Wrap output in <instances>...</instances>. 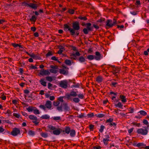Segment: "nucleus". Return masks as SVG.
Instances as JSON below:
<instances>
[{
	"label": "nucleus",
	"instance_id": "1",
	"mask_svg": "<svg viewBox=\"0 0 149 149\" xmlns=\"http://www.w3.org/2000/svg\"><path fill=\"white\" fill-rule=\"evenodd\" d=\"M72 28H70V27L67 24H64V30L65 31H69L71 36H74L76 35L77 36H78L79 34V31L80 29L79 22L75 21L72 22Z\"/></svg>",
	"mask_w": 149,
	"mask_h": 149
},
{
	"label": "nucleus",
	"instance_id": "2",
	"mask_svg": "<svg viewBox=\"0 0 149 149\" xmlns=\"http://www.w3.org/2000/svg\"><path fill=\"white\" fill-rule=\"evenodd\" d=\"M82 26H86V27L84 28L83 30V32L85 34H87L89 31H93V27L91 26V24L90 23H85L83 22L81 23Z\"/></svg>",
	"mask_w": 149,
	"mask_h": 149
},
{
	"label": "nucleus",
	"instance_id": "3",
	"mask_svg": "<svg viewBox=\"0 0 149 149\" xmlns=\"http://www.w3.org/2000/svg\"><path fill=\"white\" fill-rule=\"evenodd\" d=\"M20 130L17 128H14L12 131L10 133V132L8 130L5 131L3 133V134H11L13 136H17L18 134H20Z\"/></svg>",
	"mask_w": 149,
	"mask_h": 149
},
{
	"label": "nucleus",
	"instance_id": "4",
	"mask_svg": "<svg viewBox=\"0 0 149 149\" xmlns=\"http://www.w3.org/2000/svg\"><path fill=\"white\" fill-rule=\"evenodd\" d=\"M77 95V94L76 92L72 91L69 94H66V99L67 100L72 101V97H76Z\"/></svg>",
	"mask_w": 149,
	"mask_h": 149
},
{
	"label": "nucleus",
	"instance_id": "5",
	"mask_svg": "<svg viewBox=\"0 0 149 149\" xmlns=\"http://www.w3.org/2000/svg\"><path fill=\"white\" fill-rule=\"evenodd\" d=\"M29 118L30 120H32V122L34 123L36 126L38 125L40 123V120L37 118L36 116L31 115L29 116Z\"/></svg>",
	"mask_w": 149,
	"mask_h": 149
},
{
	"label": "nucleus",
	"instance_id": "6",
	"mask_svg": "<svg viewBox=\"0 0 149 149\" xmlns=\"http://www.w3.org/2000/svg\"><path fill=\"white\" fill-rule=\"evenodd\" d=\"M148 129L146 128L145 129L142 128L138 129L137 130V132L139 134H141L143 135H147L148 132Z\"/></svg>",
	"mask_w": 149,
	"mask_h": 149
},
{
	"label": "nucleus",
	"instance_id": "7",
	"mask_svg": "<svg viewBox=\"0 0 149 149\" xmlns=\"http://www.w3.org/2000/svg\"><path fill=\"white\" fill-rule=\"evenodd\" d=\"M50 74V72L48 70H45L44 69H42L40 71L39 74L41 76H44L46 75H49Z\"/></svg>",
	"mask_w": 149,
	"mask_h": 149
},
{
	"label": "nucleus",
	"instance_id": "8",
	"mask_svg": "<svg viewBox=\"0 0 149 149\" xmlns=\"http://www.w3.org/2000/svg\"><path fill=\"white\" fill-rule=\"evenodd\" d=\"M59 86L63 88H66L68 87V82L66 80H63L60 81Z\"/></svg>",
	"mask_w": 149,
	"mask_h": 149
},
{
	"label": "nucleus",
	"instance_id": "9",
	"mask_svg": "<svg viewBox=\"0 0 149 149\" xmlns=\"http://www.w3.org/2000/svg\"><path fill=\"white\" fill-rule=\"evenodd\" d=\"M113 22H112L113 24H109V22H112V20L111 19H107L106 22V25L107 26H108L109 27H111L113 26L114 25L116 24V21L115 19H113Z\"/></svg>",
	"mask_w": 149,
	"mask_h": 149
},
{
	"label": "nucleus",
	"instance_id": "10",
	"mask_svg": "<svg viewBox=\"0 0 149 149\" xmlns=\"http://www.w3.org/2000/svg\"><path fill=\"white\" fill-rule=\"evenodd\" d=\"M132 145L134 146L137 147L139 148H144V147L146 146V145L143 143H138L136 144L134 142V143H132Z\"/></svg>",
	"mask_w": 149,
	"mask_h": 149
},
{
	"label": "nucleus",
	"instance_id": "11",
	"mask_svg": "<svg viewBox=\"0 0 149 149\" xmlns=\"http://www.w3.org/2000/svg\"><path fill=\"white\" fill-rule=\"evenodd\" d=\"M62 132H63L64 134H68L71 131V128L69 126H65L63 130H62Z\"/></svg>",
	"mask_w": 149,
	"mask_h": 149
},
{
	"label": "nucleus",
	"instance_id": "12",
	"mask_svg": "<svg viewBox=\"0 0 149 149\" xmlns=\"http://www.w3.org/2000/svg\"><path fill=\"white\" fill-rule=\"evenodd\" d=\"M95 54L96 55L94 56L95 59L97 60H100L102 58L100 53L97 51L95 52Z\"/></svg>",
	"mask_w": 149,
	"mask_h": 149
},
{
	"label": "nucleus",
	"instance_id": "13",
	"mask_svg": "<svg viewBox=\"0 0 149 149\" xmlns=\"http://www.w3.org/2000/svg\"><path fill=\"white\" fill-rule=\"evenodd\" d=\"M62 129L58 128L53 131V133L55 135H59L61 132H62Z\"/></svg>",
	"mask_w": 149,
	"mask_h": 149
},
{
	"label": "nucleus",
	"instance_id": "14",
	"mask_svg": "<svg viewBox=\"0 0 149 149\" xmlns=\"http://www.w3.org/2000/svg\"><path fill=\"white\" fill-rule=\"evenodd\" d=\"M38 6V4L30 3H29V7L33 9H34L35 10H36L37 9Z\"/></svg>",
	"mask_w": 149,
	"mask_h": 149
},
{
	"label": "nucleus",
	"instance_id": "15",
	"mask_svg": "<svg viewBox=\"0 0 149 149\" xmlns=\"http://www.w3.org/2000/svg\"><path fill=\"white\" fill-rule=\"evenodd\" d=\"M52 103L51 101L49 100H47L45 103V106L46 107L49 109H51L52 107Z\"/></svg>",
	"mask_w": 149,
	"mask_h": 149
},
{
	"label": "nucleus",
	"instance_id": "16",
	"mask_svg": "<svg viewBox=\"0 0 149 149\" xmlns=\"http://www.w3.org/2000/svg\"><path fill=\"white\" fill-rule=\"evenodd\" d=\"M59 72L60 74L64 75H67L68 73V71L67 70H65L63 69H59Z\"/></svg>",
	"mask_w": 149,
	"mask_h": 149
},
{
	"label": "nucleus",
	"instance_id": "17",
	"mask_svg": "<svg viewBox=\"0 0 149 149\" xmlns=\"http://www.w3.org/2000/svg\"><path fill=\"white\" fill-rule=\"evenodd\" d=\"M30 56L36 60H40L41 59L40 57L37 55H35L33 53L31 54Z\"/></svg>",
	"mask_w": 149,
	"mask_h": 149
},
{
	"label": "nucleus",
	"instance_id": "18",
	"mask_svg": "<svg viewBox=\"0 0 149 149\" xmlns=\"http://www.w3.org/2000/svg\"><path fill=\"white\" fill-rule=\"evenodd\" d=\"M96 81L98 83H100L102 82L103 78L101 76L99 75L96 77Z\"/></svg>",
	"mask_w": 149,
	"mask_h": 149
},
{
	"label": "nucleus",
	"instance_id": "19",
	"mask_svg": "<svg viewBox=\"0 0 149 149\" xmlns=\"http://www.w3.org/2000/svg\"><path fill=\"white\" fill-rule=\"evenodd\" d=\"M119 97L121 99V101L123 103H125L127 102L125 96L122 95H120Z\"/></svg>",
	"mask_w": 149,
	"mask_h": 149
},
{
	"label": "nucleus",
	"instance_id": "20",
	"mask_svg": "<svg viewBox=\"0 0 149 149\" xmlns=\"http://www.w3.org/2000/svg\"><path fill=\"white\" fill-rule=\"evenodd\" d=\"M45 79L43 78H41L39 80V82L41 85L44 86H47L46 82L44 81Z\"/></svg>",
	"mask_w": 149,
	"mask_h": 149
},
{
	"label": "nucleus",
	"instance_id": "21",
	"mask_svg": "<svg viewBox=\"0 0 149 149\" xmlns=\"http://www.w3.org/2000/svg\"><path fill=\"white\" fill-rule=\"evenodd\" d=\"M62 104L64 107V109L65 111H69L70 110V107L68 106L67 104L64 103Z\"/></svg>",
	"mask_w": 149,
	"mask_h": 149
},
{
	"label": "nucleus",
	"instance_id": "22",
	"mask_svg": "<svg viewBox=\"0 0 149 149\" xmlns=\"http://www.w3.org/2000/svg\"><path fill=\"white\" fill-rule=\"evenodd\" d=\"M78 61L81 63H83L86 61L85 58L83 56H80L78 58Z\"/></svg>",
	"mask_w": 149,
	"mask_h": 149
},
{
	"label": "nucleus",
	"instance_id": "23",
	"mask_svg": "<svg viewBox=\"0 0 149 149\" xmlns=\"http://www.w3.org/2000/svg\"><path fill=\"white\" fill-rule=\"evenodd\" d=\"M70 133V136L72 137H74L75 136L76 131L74 129L71 130V131Z\"/></svg>",
	"mask_w": 149,
	"mask_h": 149
},
{
	"label": "nucleus",
	"instance_id": "24",
	"mask_svg": "<svg viewBox=\"0 0 149 149\" xmlns=\"http://www.w3.org/2000/svg\"><path fill=\"white\" fill-rule=\"evenodd\" d=\"M40 135L42 137L45 138L48 137V134L47 132H42L40 133Z\"/></svg>",
	"mask_w": 149,
	"mask_h": 149
},
{
	"label": "nucleus",
	"instance_id": "25",
	"mask_svg": "<svg viewBox=\"0 0 149 149\" xmlns=\"http://www.w3.org/2000/svg\"><path fill=\"white\" fill-rule=\"evenodd\" d=\"M77 18L83 21H86L87 20V18L86 16H80L78 17Z\"/></svg>",
	"mask_w": 149,
	"mask_h": 149
},
{
	"label": "nucleus",
	"instance_id": "26",
	"mask_svg": "<svg viewBox=\"0 0 149 149\" xmlns=\"http://www.w3.org/2000/svg\"><path fill=\"white\" fill-rule=\"evenodd\" d=\"M40 118L42 119H47L49 118L50 116L47 114H45L42 115Z\"/></svg>",
	"mask_w": 149,
	"mask_h": 149
},
{
	"label": "nucleus",
	"instance_id": "27",
	"mask_svg": "<svg viewBox=\"0 0 149 149\" xmlns=\"http://www.w3.org/2000/svg\"><path fill=\"white\" fill-rule=\"evenodd\" d=\"M36 108V107L32 106H29L26 109L29 112L33 111L34 109Z\"/></svg>",
	"mask_w": 149,
	"mask_h": 149
},
{
	"label": "nucleus",
	"instance_id": "28",
	"mask_svg": "<svg viewBox=\"0 0 149 149\" xmlns=\"http://www.w3.org/2000/svg\"><path fill=\"white\" fill-rule=\"evenodd\" d=\"M64 98L65 99H66V94H65V96H61L58 97V100H59V101L61 102H63L64 100L63 99Z\"/></svg>",
	"mask_w": 149,
	"mask_h": 149
},
{
	"label": "nucleus",
	"instance_id": "29",
	"mask_svg": "<svg viewBox=\"0 0 149 149\" xmlns=\"http://www.w3.org/2000/svg\"><path fill=\"white\" fill-rule=\"evenodd\" d=\"M115 106L116 107L122 109L123 105L121 104V102H119L117 104H115Z\"/></svg>",
	"mask_w": 149,
	"mask_h": 149
},
{
	"label": "nucleus",
	"instance_id": "30",
	"mask_svg": "<svg viewBox=\"0 0 149 149\" xmlns=\"http://www.w3.org/2000/svg\"><path fill=\"white\" fill-rule=\"evenodd\" d=\"M28 134L30 136H33L35 135V132L31 130H29L28 132Z\"/></svg>",
	"mask_w": 149,
	"mask_h": 149
},
{
	"label": "nucleus",
	"instance_id": "31",
	"mask_svg": "<svg viewBox=\"0 0 149 149\" xmlns=\"http://www.w3.org/2000/svg\"><path fill=\"white\" fill-rule=\"evenodd\" d=\"M143 122L144 124L147 125L146 128H147V129H148L149 127V124L148 121L146 119H144L143 120Z\"/></svg>",
	"mask_w": 149,
	"mask_h": 149
},
{
	"label": "nucleus",
	"instance_id": "32",
	"mask_svg": "<svg viewBox=\"0 0 149 149\" xmlns=\"http://www.w3.org/2000/svg\"><path fill=\"white\" fill-rule=\"evenodd\" d=\"M37 20V17L34 15L32 16L31 18L30 19V20L31 22H35Z\"/></svg>",
	"mask_w": 149,
	"mask_h": 149
},
{
	"label": "nucleus",
	"instance_id": "33",
	"mask_svg": "<svg viewBox=\"0 0 149 149\" xmlns=\"http://www.w3.org/2000/svg\"><path fill=\"white\" fill-rule=\"evenodd\" d=\"M138 113H139L140 114L143 116H145L147 114V113L145 111L143 110H141L139 111Z\"/></svg>",
	"mask_w": 149,
	"mask_h": 149
},
{
	"label": "nucleus",
	"instance_id": "34",
	"mask_svg": "<svg viewBox=\"0 0 149 149\" xmlns=\"http://www.w3.org/2000/svg\"><path fill=\"white\" fill-rule=\"evenodd\" d=\"M33 112L34 114L37 115L39 114H40V112L39 111L38 109L36 107V108H35L34 109Z\"/></svg>",
	"mask_w": 149,
	"mask_h": 149
},
{
	"label": "nucleus",
	"instance_id": "35",
	"mask_svg": "<svg viewBox=\"0 0 149 149\" xmlns=\"http://www.w3.org/2000/svg\"><path fill=\"white\" fill-rule=\"evenodd\" d=\"M118 85V83L117 82H114L113 81L111 82V86L116 87Z\"/></svg>",
	"mask_w": 149,
	"mask_h": 149
},
{
	"label": "nucleus",
	"instance_id": "36",
	"mask_svg": "<svg viewBox=\"0 0 149 149\" xmlns=\"http://www.w3.org/2000/svg\"><path fill=\"white\" fill-rule=\"evenodd\" d=\"M47 127L50 130H54L56 129V128L55 127L51 125H49Z\"/></svg>",
	"mask_w": 149,
	"mask_h": 149
},
{
	"label": "nucleus",
	"instance_id": "37",
	"mask_svg": "<svg viewBox=\"0 0 149 149\" xmlns=\"http://www.w3.org/2000/svg\"><path fill=\"white\" fill-rule=\"evenodd\" d=\"M95 116L98 118H102L105 116V115L103 114H95Z\"/></svg>",
	"mask_w": 149,
	"mask_h": 149
},
{
	"label": "nucleus",
	"instance_id": "38",
	"mask_svg": "<svg viewBox=\"0 0 149 149\" xmlns=\"http://www.w3.org/2000/svg\"><path fill=\"white\" fill-rule=\"evenodd\" d=\"M51 59L55 61H57L59 64L61 63V62L57 58L56 56H53L51 58Z\"/></svg>",
	"mask_w": 149,
	"mask_h": 149
},
{
	"label": "nucleus",
	"instance_id": "39",
	"mask_svg": "<svg viewBox=\"0 0 149 149\" xmlns=\"http://www.w3.org/2000/svg\"><path fill=\"white\" fill-rule=\"evenodd\" d=\"M109 141V139H103V142L105 146H107L108 144V141Z\"/></svg>",
	"mask_w": 149,
	"mask_h": 149
},
{
	"label": "nucleus",
	"instance_id": "40",
	"mask_svg": "<svg viewBox=\"0 0 149 149\" xmlns=\"http://www.w3.org/2000/svg\"><path fill=\"white\" fill-rule=\"evenodd\" d=\"M87 58L90 60H91L95 58L93 55H90L87 56Z\"/></svg>",
	"mask_w": 149,
	"mask_h": 149
},
{
	"label": "nucleus",
	"instance_id": "41",
	"mask_svg": "<svg viewBox=\"0 0 149 149\" xmlns=\"http://www.w3.org/2000/svg\"><path fill=\"white\" fill-rule=\"evenodd\" d=\"M65 63L67 65H71V61L70 60L66 59L65 60Z\"/></svg>",
	"mask_w": 149,
	"mask_h": 149
},
{
	"label": "nucleus",
	"instance_id": "42",
	"mask_svg": "<svg viewBox=\"0 0 149 149\" xmlns=\"http://www.w3.org/2000/svg\"><path fill=\"white\" fill-rule=\"evenodd\" d=\"M75 103H78L80 101V100L78 97H74L73 98H72V100Z\"/></svg>",
	"mask_w": 149,
	"mask_h": 149
},
{
	"label": "nucleus",
	"instance_id": "43",
	"mask_svg": "<svg viewBox=\"0 0 149 149\" xmlns=\"http://www.w3.org/2000/svg\"><path fill=\"white\" fill-rule=\"evenodd\" d=\"M105 128V127L103 125H102L100 126V128L99 130V132L101 133L104 130Z\"/></svg>",
	"mask_w": 149,
	"mask_h": 149
},
{
	"label": "nucleus",
	"instance_id": "44",
	"mask_svg": "<svg viewBox=\"0 0 149 149\" xmlns=\"http://www.w3.org/2000/svg\"><path fill=\"white\" fill-rule=\"evenodd\" d=\"M80 86V84L79 83H77L76 85H72L71 87V88H79Z\"/></svg>",
	"mask_w": 149,
	"mask_h": 149
},
{
	"label": "nucleus",
	"instance_id": "45",
	"mask_svg": "<svg viewBox=\"0 0 149 149\" xmlns=\"http://www.w3.org/2000/svg\"><path fill=\"white\" fill-rule=\"evenodd\" d=\"M113 70L116 71L118 73L120 70V68L118 67H116L115 68H113Z\"/></svg>",
	"mask_w": 149,
	"mask_h": 149
},
{
	"label": "nucleus",
	"instance_id": "46",
	"mask_svg": "<svg viewBox=\"0 0 149 149\" xmlns=\"http://www.w3.org/2000/svg\"><path fill=\"white\" fill-rule=\"evenodd\" d=\"M74 10L72 9H69L68 11L67 12L68 13L71 14H73L74 13Z\"/></svg>",
	"mask_w": 149,
	"mask_h": 149
},
{
	"label": "nucleus",
	"instance_id": "47",
	"mask_svg": "<svg viewBox=\"0 0 149 149\" xmlns=\"http://www.w3.org/2000/svg\"><path fill=\"white\" fill-rule=\"evenodd\" d=\"M49 71L51 73L54 74H56L58 72V70L54 69H50Z\"/></svg>",
	"mask_w": 149,
	"mask_h": 149
},
{
	"label": "nucleus",
	"instance_id": "48",
	"mask_svg": "<svg viewBox=\"0 0 149 149\" xmlns=\"http://www.w3.org/2000/svg\"><path fill=\"white\" fill-rule=\"evenodd\" d=\"M46 79L48 81L51 82L53 81V79L51 76H47L46 77Z\"/></svg>",
	"mask_w": 149,
	"mask_h": 149
},
{
	"label": "nucleus",
	"instance_id": "49",
	"mask_svg": "<svg viewBox=\"0 0 149 149\" xmlns=\"http://www.w3.org/2000/svg\"><path fill=\"white\" fill-rule=\"evenodd\" d=\"M53 119L55 121L59 120H61L60 116L54 117H52Z\"/></svg>",
	"mask_w": 149,
	"mask_h": 149
},
{
	"label": "nucleus",
	"instance_id": "50",
	"mask_svg": "<svg viewBox=\"0 0 149 149\" xmlns=\"http://www.w3.org/2000/svg\"><path fill=\"white\" fill-rule=\"evenodd\" d=\"M80 54L79 52H77L75 53L72 54L70 55V56H79L80 55Z\"/></svg>",
	"mask_w": 149,
	"mask_h": 149
},
{
	"label": "nucleus",
	"instance_id": "51",
	"mask_svg": "<svg viewBox=\"0 0 149 149\" xmlns=\"http://www.w3.org/2000/svg\"><path fill=\"white\" fill-rule=\"evenodd\" d=\"M116 124L114 122H113L112 123H109V125L111 127H112L113 126L114 127H116Z\"/></svg>",
	"mask_w": 149,
	"mask_h": 149
},
{
	"label": "nucleus",
	"instance_id": "52",
	"mask_svg": "<svg viewBox=\"0 0 149 149\" xmlns=\"http://www.w3.org/2000/svg\"><path fill=\"white\" fill-rule=\"evenodd\" d=\"M53 55V53L52 51H49L46 55L47 57H48L49 56H51Z\"/></svg>",
	"mask_w": 149,
	"mask_h": 149
},
{
	"label": "nucleus",
	"instance_id": "53",
	"mask_svg": "<svg viewBox=\"0 0 149 149\" xmlns=\"http://www.w3.org/2000/svg\"><path fill=\"white\" fill-rule=\"evenodd\" d=\"M113 118H110L108 119H107L106 120V123H112V122L113 121Z\"/></svg>",
	"mask_w": 149,
	"mask_h": 149
},
{
	"label": "nucleus",
	"instance_id": "54",
	"mask_svg": "<svg viewBox=\"0 0 149 149\" xmlns=\"http://www.w3.org/2000/svg\"><path fill=\"white\" fill-rule=\"evenodd\" d=\"M132 124L133 125H136L138 127H139L140 126L141 124L140 123H137L136 122H133L132 123Z\"/></svg>",
	"mask_w": 149,
	"mask_h": 149
},
{
	"label": "nucleus",
	"instance_id": "55",
	"mask_svg": "<svg viewBox=\"0 0 149 149\" xmlns=\"http://www.w3.org/2000/svg\"><path fill=\"white\" fill-rule=\"evenodd\" d=\"M61 105H62V104H61ZM57 109L59 111H62L63 110V108H62V105H61L60 106H58L57 107Z\"/></svg>",
	"mask_w": 149,
	"mask_h": 149
},
{
	"label": "nucleus",
	"instance_id": "56",
	"mask_svg": "<svg viewBox=\"0 0 149 149\" xmlns=\"http://www.w3.org/2000/svg\"><path fill=\"white\" fill-rule=\"evenodd\" d=\"M89 128L91 131H93L94 129V125L92 124H90L89 125Z\"/></svg>",
	"mask_w": 149,
	"mask_h": 149
},
{
	"label": "nucleus",
	"instance_id": "57",
	"mask_svg": "<svg viewBox=\"0 0 149 149\" xmlns=\"http://www.w3.org/2000/svg\"><path fill=\"white\" fill-rule=\"evenodd\" d=\"M53 104L54 105V106H58L60 102L58 101L56 102L54 101L53 102Z\"/></svg>",
	"mask_w": 149,
	"mask_h": 149
},
{
	"label": "nucleus",
	"instance_id": "58",
	"mask_svg": "<svg viewBox=\"0 0 149 149\" xmlns=\"http://www.w3.org/2000/svg\"><path fill=\"white\" fill-rule=\"evenodd\" d=\"M39 107L40 108L43 109L44 111H45L46 109V107L45 106V105H43L42 104H40L39 105Z\"/></svg>",
	"mask_w": 149,
	"mask_h": 149
},
{
	"label": "nucleus",
	"instance_id": "59",
	"mask_svg": "<svg viewBox=\"0 0 149 149\" xmlns=\"http://www.w3.org/2000/svg\"><path fill=\"white\" fill-rule=\"evenodd\" d=\"M77 96L79 98L81 99H84V96L83 95V94H80L77 95Z\"/></svg>",
	"mask_w": 149,
	"mask_h": 149
},
{
	"label": "nucleus",
	"instance_id": "60",
	"mask_svg": "<svg viewBox=\"0 0 149 149\" xmlns=\"http://www.w3.org/2000/svg\"><path fill=\"white\" fill-rule=\"evenodd\" d=\"M52 84L50 83H48V88L49 89H52Z\"/></svg>",
	"mask_w": 149,
	"mask_h": 149
},
{
	"label": "nucleus",
	"instance_id": "61",
	"mask_svg": "<svg viewBox=\"0 0 149 149\" xmlns=\"http://www.w3.org/2000/svg\"><path fill=\"white\" fill-rule=\"evenodd\" d=\"M13 116L17 118H19L20 117V115L19 113H13Z\"/></svg>",
	"mask_w": 149,
	"mask_h": 149
},
{
	"label": "nucleus",
	"instance_id": "62",
	"mask_svg": "<svg viewBox=\"0 0 149 149\" xmlns=\"http://www.w3.org/2000/svg\"><path fill=\"white\" fill-rule=\"evenodd\" d=\"M129 113H132L134 112V109L133 108L130 107L129 108Z\"/></svg>",
	"mask_w": 149,
	"mask_h": 149
},
{
	"label": "nucleus",
	"instance_id": "63",
	"mask_svg": "<svg viewBox=\"0 0 149 149\" xmlns=\"http://www.w3.org/2000/svg\"><path fill=\"white\" fill-rule=\"evenodd\" d=\"M105 20V18H101L100 19H98L97 21V22H99L101 23L102 22L104 21Z\"/></svg>",
	"mask_w": 149,
	"mask_h": 149
},
{
	"label": "nucleus",
	"instance_id": "64",
	"mask_svg": "<svg viewBox=\"0 0 149 149\" xmlns=\"http://www.w3.org/2000/svg\"><path fill=\"white\" fill-rule=\"evenodd\" d=\"M93 149H101V147L100 146H94L93 147Z\"/></svg>",
	"mask_w": 149,
	"mask_h": 149
}]
</instances>
